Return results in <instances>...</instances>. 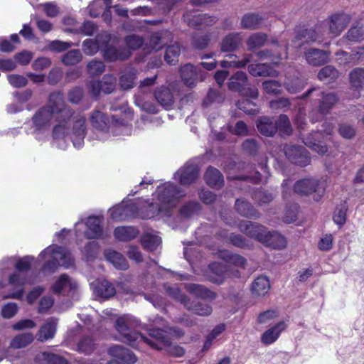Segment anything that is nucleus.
Masks as SVG:
<instances>
[{
	"label": "nucleus",
	"instance_id": "nucleus-1",
	"mask_svg": "<svg viewBox=\"0 0 364 364\" xmlns=\"http://www.w3.org/2000/svg\"><path fill=\"white\" fill-rule=\"evenodd\" d=\"M139 321L131 316H123L116 319L114 326L122 337V341L128 345L136 347L139 343L144 342L152 348L162 349L163 346H170L169 338L159 328L149 330V337L147 338L134 329L139 326Z\"/></svg>",
	"mask_w": 364,
	"mask_h": 364
},
{
	"label": "nucleus",
	"instance_id": "nucleus-2",
	"mask_svg": "<svg viewBox=\"0 0 364 364\" xmlns=\"http://www.w3.org/2000/svg\"><path fill=\"white\" fill-rule=\"evenodd\" d=\"M314 93L315 98L311 101L314 106L313 112H316L314 121L322 119L331 112V110L339 101V97L334 92L323 91L319 87H313L309 89L305 93L299 97V99L304 100Z\"/></svg>",
	"mask_w": 364,
	"mask_h": 364
},
{
	"label": "nucleus",
	"instance_id": "nucleus-3",
	"mask_svg": "<svg viewBox=\"0 0 364 364\" xmlns=\"http://www.w3.org/2000/svg\"><path fill=\"white\" fill-rule=\"evenodd\" d=\"M40 257L47 259L42 267L44 273H53L59 266L68 269L74 262L70 252L63 247L50 246L41 253Z\"/></svg>",
	"mask_w": 364,
	"mask_h": 364
},
{
	"label": "nucleus",
	"instance_id": "nucleus-4",
	"mask_svg": "<svg viewBox=\"0 0 364 364\" xmlns=\"http://www.w3.org/2000/svg\"><path fill=\"white\" fill-rule=\"evenodd\" d=\"M326 182L314 178H305L297 181L294 185V191L301 196L313 195L315 201H319L323 196Z\"/></svg>",
	"mask_w": 364,
	"mask_h": 364
},
{
	"label": "nucleus",
	"instance_id": "nucleus-5",
	"mask_svg": "<svg viewBox=\"0 0 364 364\" xmlns=\"http://www.w3.org/2000/svg\"><path fill=\"white\" fill-rule=\"evenodd\" d=\"M44 107L51 111L56 122H66L70 120L74 114L73 110L66 105L64 95L61 92L50 93L48 105Z\"/></svg>",
	"mask_w": 364,
	"mask_h": 364
},
{
	"label": "nucleus",
	"instance_id": "nucleus-6",
	"mask_svg": "<svg viewBox=\"0 0 364 364\" xmlns=\"http://www.w3.org/2000/svg\"><path fill=\"white\" fill-rule=\"evenodd\" d=\"M157 199L164 208H167L171 214V209L176 203L186 196L184 191L173 183H166L156 189Z\"/></svg>",
	"mask_w": 364,
	"mask_h": 364
},
{
	"label": "nucleus",
	"instance_id": "nucleus-7",
	"mask_svg": "<svg viewBox=\"0 0 364 364\" xmlns=\"http://www.w3.org/2000/svg\"><path fill=\"white\" fill-rule=\"evenodd\" d=\"M228 88L234 92H238L242 96L257 99L259 95L257 88L249 84L247 74L242 71H237L230 78Z\"/></svg>",
	"mask_w": 364,
	"mask_h": 364
},
{
	"label": "nucleus",
	"instance_id": "nucleus-8",
	"mask_svg": "<svg viewBox=\"0 0 364 364\" xmlns=\"http://www.w3.org/2000/svg\"><path fill=\"white\" fill-rule=\"evenodd\" d=\"M284 152L288 160L296 165L303 167L311 161L308 152L301 146L286 144Z\"/></svg>",
	"mask_w": 364,
	"mask_h": 364
},
{
	"label": "nucleus",
	"instance_id": "nucleus-9",
	"mask_svg": "<svg viewBox=\"0 0 364 364\" xmlns=\"http://www.w3.org/2000/svg\"><path fill=\"white\" fill-rule=\"evenodd\" d=\"M52 291L55 294L74 297L77 290V284L68 274H63L52 285Z\"/></svg>",
	"mask_w": 364,
	"mask_h": 364
},
{
	"label": "nucleus",
	"instance_id": "nucleus-10",
	"mask_svg": "<svg viewBox=\"0 0 364 364\" xmlns=\"http://www.w3.org/2000/svg\"><path fill=\"white\" fill-rule=\"evenodd\" d=\"M184 21L189 26L200 29L215 24L218 18L215 16H209L207 14H196L188 11L183 15Z\"/></svg>",
	"mask_w": 364,
	"mask_h": 364
},
{
	"label": "nucleus",
	"instance_id": "nucleus-11",
	"mask_svg": "<svg viewBox=\"0 0 364 364\" xmlns=\"http://www.w3.org/2000/svg\"><path fill=\"white\" fill-rule=\"evenodd\" d=\"M237 228L241 232L260 242L265 239L267 228L258 223L241 220L237 224Z\"/></svg>",
	"mask_w": 364,
	"mask_h": 364
},
{
	"label": "nucleus",
	"instance_id": "nucleus-12",
	"mask_svg": "<svg viewBox=\"0 0 364 364\" xmlns=\"http://www.w3.org/2000/svg\"><path fill=\"white\" fill-rule=\"evenodd\" d=\"M85 122V116L80 114L73 117V128L70 139L73 146L76 148H80L84 142V138L87 132Z\"/></svg>",
	"mask_w": 364,
	"mask_h": 364
},
{
	"label": "nucleus",
	"instance_id": "nucleus-13",
	"mask_svg": "<svg viewBox=\"0 0 364 364\" xmlns=\"http://www.w3.org/2000/svg\"><path fill=\"white\" fill-rule=\"evenodd\" d=\"M109 353L114 358L113 362L119 364H133L136 361V357L129 349L122 346L114 345L109 348ZM109 364H112L110 361Z\"/></svg>",
	"mask_w": 364,
	"mask_h": 364
},
{
	"label": "nucleus",
	"instance_id": "nucleus-14",
	"mask_svg": "<svg viewBox=\"0 0 364 364\" xmlns=\"http://www.w3.org/2000/svg\"><path fill=\"white\" fill-rule=\"evenodd\" d=\"M198 173L199 168L196 164L187 163L175 173V177L179 180L181 184L189 185L197 179Z\"/></svg>",
	"mask_w": 364,
	"mask_h": 364
},
{
	"label": "nucleus",
	"instance_id": "nucleus-15",
	"mask_svg": "<svg viewBox=\"0 0 364 364\" xmlns=\"http://www.w3.org/2000/svg\"><path fill=\"white\" fill-rule=\"evenodd\" d=\"M160 214L166 217L171 215L168 208L154 203H146L139 209V215L142 219H151Z\"/></svg>",
	"mask_w": 364,
	"mask_h": 364
},
{
	"label": "nucleus",
	"instance_id": "nucleus-16",
	"mask_svg": "<svg viewBox=\"0 0 364 364\" xmlns=\"http://www.w3.org/2000/svg\"><path fill=\"white\" fill-rule=\"evenodd\" d=\"M102 218L99 216H90L87 218L85 225L87 230L85 236L87 239H99L103 235L102 227Z\"/></svg>",
	"mask_w": 364,
	"mask_h": 364
},
{
	"label": "nucleus",
	"instance_id": "nucleus-17",
	"mask_svg": "<svg viewBox=\"0 0 364 364\" xmlns=\"http://www.w3.org/2000/svg\"><path fill=\"white\" fill-rule=\"evenodd\" d=\"M305 58L309 65L321 66L329 62L330 52L316 48H310L306 51Z\"/></svg>",
	"mask_w": 364,
	"mask_h": 364
},
{
	"label": "nucleus",
	"instance_id": "nucleus-18",
	"mask_svg": "<svg viewBox=\"0 0 364 364\" xmlns=\"http://www.w3.org/2000/svg\"><path fill=\"white\" fill-rule=\"evenodd\" d=\"M235 209L244 218L257 220L261 216L259 212L249 201L243 198L235 200Z\"/></svg>",
	"mask_w": 364,
	"mask_h": 364
},
{
	"label": "nucleus",
	"instance_id": "nucleus-19",
	"mask_svg": "<svg viewBox=\"0 0 364 364\" xmlns=\"http://www.w3.org/2000/svg\"><path fill=\"white\" fill-rule=\"evenodd\" d=\"M321 132L318 131L313 132L303 139V142L306 146H309L313 151L319 154H323L327 151L328 149L321 141Z\"/></svg>",
	"mask_w": 364,
	"mask_h": 364
},
{
	"label": "nucleus",
	"instance_id": "nucleus-20",
	"mask_svg": "<svg viewBox=\"0 0 364 364\" xmlns=\"http://www.w3.org/2000/svg\"><path fill=\"white\" fill-rule=\"evenodd\" d=\"M350 17L346 14H336L330 17L329 30L330 32L338 36L349 23Z\"/></svg>",
	"mask_w": 364,
	"mask_h": 364
},
{
	"label": "nucleus",
	"instance_id": "nucleus-21",
	"mask_svg": "<svg viewBox=\"0 0 364 364\" xmlns=\"http://www.w3.org/2000/svg\"><path fill=\"white\" fill-rule=\"evenodd\" d=\"M185 289L191 294L204 300H214L217 294L203 285L198 284H186Z\"/></svg>",
	"mask_w": 364,
	"mask_h": 364
},
{
	"label": "nucleus",
	"instance_id": "nucleus-22",
	"mask_svg": "<svg viewBox=\"0 0 364 364\" xmlns=\"http://www.w3.org/2000/svg\"><path fill=\"white\" fill-rule=\"evenodd\" d=\"M265 15L259 13L245 14L240 22L241 28L249 30H256L263 24Z\"/></svg>",
	"mask_w": 364,
	"mask_h": 364
},
{
	"label": "nucleus",
	"instance_id": "nucleus-23",
	"mask_svg": "<svg viewBox=\"0 0 364 364\" xmlns=\"http://www.w3.org/2000/svg\"><path fill=\"white\" fill-rule=\"evenodd\" d=\"M172 39V33L168 31H161L150 36L149 47L154 50H159Z\"/></svg>",
	"mask_w": 364,
	"mask_h": 364
},
{
	"label": "nucleus",
	"instance_id": "nucleus-24",
	"mask_svg": "<svg viewBox=\"0 0 364 364\" xmlns=\"http://www.w3.org/2000/svg\"><path fill=\"white\" fill-rule=\"evenodd\" d=\"M154 97L156 100L166 109L172 107L174 103V97L171 90L166 86L157 87L154 91Z\"/></svg>",
	"mask_w": 364,
	"mask_h": 364
},
{
	"label": "nucleus",
	"instance_id": "nucleus-25",
	"mask_svg": "<svg viewBox=\"0 0 364 364\" xmlns=\"http://www.w3.org/2000/svg\"><path fill=\"white\" fill-rule=\"evenodd\" d=\"M257 127L259 133L265 136H273L277 132L276 119L261 117L257 120Z\"/></svg>",
	"mask_w": 364,
	"mask_h": 364
},
{
	"label": "nucleus",
	"instance_id": "nucleus-26",
	"mask_svg": "<svg viewBox=\"0 0 364 364\" xmlns=\"http://www.w3.org/2000/svg\"><path fill=\"white\" fill-rule=\"evenodd\" d=\"M206 183L211 188L220 189L224 185V178L221 172L215 167L209 166L204 175Z\"/></svg>",
	"mask_w": 364,
	"mask_h": 364
},
{
	"label": "nucleus",
	"instance_id": "nucleus-27",
	"mask_svg": "<svg viewBox=\"0 0 364 364\" xmlns=\"http://www.w3.org/2000/svg\"><path fill=\"white\" fill-rule=\"evenodd\" d=\"M180 73L182 80L188 87H193L198 80L200 74L198 68L192 64L188 63L181 67Z\"/></svg>",
	"mask_w": 364,
	"mask_h": 364
},
{
	"label": "nucleus",
	"instance_id": "nucleus-28",
	"mask_svg": "<svg viewBox=\"0 0 364 364\" xmlns=\"http://www.w3.org/2000/svg\"><path fill=\"white\" fill-rule=\"evenodd\" d=\"M210 269L214 274L210 277V281L214 284H223L227 275H229V267L225 264L214 262L210 265Z\"/></svg>",
	"mask_w": 364,
	"mask_h": 364
},
{
	"label": "nucleus",
	"instance_id": "nucleus-29",
	"mask_svg": "<svg viewBox=\"0 0 364 364\" xmlns=\"http://www.w3.org/2000/svg\"><path fill=\"white\" fill-rule=\"evenodd\" d=\"M48 108L44 107L40 109L33 117V122L37 129H44L50 124L54 116Z\"/></svg>",
	"mask_w": 364,
	"mask_h": 364
},
{
	"label": "nucleus",
	"instance_id": "nucleus-30",
	"mask_svg": "<svg viewBox=\"0 0 364 364\" xmlns=\"http://www.w3.org/2000/svg\"><path fill=\"white\" fill-rule=\"evenodd\" d=\"M287 326L284 321H280L273 327L267 329L261 336V341L266 345L275 342L279 337L280 333L286 328Z\"/></svg>",
	"mask_w": 364,
	"mask_h": 364
},
{
	"label": "nucleus",
	"instance_id": "nucleus-31",
	"mask_svg": "<svg viewBox=\"0 0 364 364\" xmlns=\"http://www.w3.org/2000/svg\"><path fill=\"white\" fill-rule=\"evenodd\" d=\"M270 289V283L267 277L260 276L256 278L252 284L251 291L254 296H264Z\"/></svg>",
	"mask_w": 364,
	"mask_h": 364
},
{
	"label": "nucleus",
	"instance_id": "nucleus-32",
	"mask_svg": "<svg viewBox=\"0 0 364 364\" xmlns=\"http://www.w3.org/2000/svg\"><path fill=\"white\" fill-rule=\"evenodd\" d=\"M265 239L262 240V243L274 249H280L286 246V240L284 236L277 232L269 231L267 230L264 235Z\"/></svg>",
	"mask_w": 364,
	"mask_h": 364
},
{
	"label": "nucleus",
	"instance_id": "nucleus-33",
	"mask_svg": "<svg viewBox=\"0 0 364 364\" xmlns=\"http://www.w3.org/2000/svg\"><path fill=\"white\" fill-rule=\"evenodd\" d=\"M350 42H360L364 40V19L355 22L344 36Z\"/></svg>",
	"mask_w": 364,
	"mask_h": 364
},
{
	"label": "nucleus",
	"instance_id": "nucleus-34",
	"mask_svg": "<svg viewBox=\"0 0 364 364\" xmlns=\"http://www.w3.org/2000/svg\"><path fill=\"white\" fill-rule=\"evenodd\" d=\"M36 364H68V360L63 357L48 352H41L35 357Z\"/></svg>",
	"mask_w": 364,
	"mask_h": 364
},
{
	"label": "nucleus",
	"instance_id": "nucleus-35",
	"mask_svg": "<svg viewBox=\"0 0 364 364\" xmlns=\"http://www.w3.org/2000/svg\"><path fill=\"white\" fill-rule=\"evenodd\" d=\"M248 70L249 73L255 77H276L278 75L277 71L274 70L267 63L251 64L248 66Z\"/></svg>",
	"mask_w": 364,
	"mask_h": 364
},
{
	"label": "nucleus",
	"instance_id": "nucleus-36",
	"mask_svg": "<svg viewBox=\"0 0 364 364\" xmlns=\"http://www.w3.org/2000/svg\"><path fill=\"white\" fill-rule=\"evenodd\" d=\"M185 308L200 316H208L213 311V309L209 304L191 301V299H188L187 303H186Z\"/></svg>",
	"mask_w": 364,
	"mask_h": 364
},
{
	"label": "nucleus",
	"instance_id": "nucleus-37",
	"mask_svg": "<svg viewBox=\"0 0 364 364\" xmlns=\"http://www.w3.org/2000/svg\"><path fill=\"white\" fill-rule=\"evenodd\" d=\"M350 88L359 91L364 88V68L358 67L348 74Z\"/></svg>",
	"mask_w": 364,
	"mask_h": 364
},
{
	"label": "nucleus",
	"instance_id": "nucleus-38",
	"mask_svg": "<svg viewBox=\"0 0 364 364\" xmlns=\"http://www.w3.org/2000/svg\"><path fill=\"white\" fill-rule=\"evenodd\" d=\"M95 291L97 296L109 299L115 294V289L113 284L107 280H97L94 284Z\"/></svg>",
	"mask_w": 364,
	"mask_h": 364
},
{
	"label": "nucleus",
	"instance_id": "nucleus-39",
	"mask_svg": "<svg viewBox=\"0 0 364 364\" xmlns=\"http://www.w3.org/2000/svg\"><path fill=\"white\" fill-rule=\"evenodd\" d=\"M318 36V33L315 29H304L296 34L294 40V43H295V46L301 47L304 43H309L316 41Z\"/></svg>",
	"mask_w": 364,
	"mask_h": 364
},
{
	"label": "nucleus",
	"instance_id": "nucleus-40",
	"mask_svg": "<svg viewBox=\"0 0 364 364\" xmlns=\"http://www.w3.org/2000/svg\"><path fill=\"white\" fill-rule=\"evenodd\" d=\"M201 210V205L196 200H190L185 203L179 210L181 218H190L198 215Z\"/></svg>",
	"mask_w": 364,
	"mask_h": 364
},
{
	"label": "nucleus",
	"instance_id": "nucleus-41",
	"mask_svg": "<svg viewBox=\"0 0 364 364\" xmlns=\"http://www.w3.org/2000/svg\"><path fill=\"white\" fill-rule=\"evenodd\" d=\"M106 259L112 263L117 269H127L129 267L126 258L119 252L114 250H107L105 253Z\"/></svg>",
	"mask_w": 364,
	"mask_h": 364
},
{
	"label": "nucleus",
	"instance_id": "nucleus-42",
	"mask_svg": "<svg viewBox=\"0 0 364 364\" xmlns=\"http://www.w3.org/2000/svg\"><path fill=\"white\" fill-rule=\"evenodd\" d=\"M241 42L239 33H231L226 36L220 43L223 52H231L235 50Z\"/></svg>",
	"mask_w": 364,
	"mask_h": 364
},
{
	"label": "nucleus",
	"instance_id": "nucleus-43",
	"mask_svg": "<svg viewBox=\"0 0 364 364\" xmlns=\"http://www.w3.org/2000/svg\"><path fill=\"white\" fill-rule=\"evenodd\" d=\"M139 234V231L134 227H118L114 231L116 239L119 241H129L134 239Z\"/></svg>",
	"mask_w": 364,
	"mask_h": 364
},
{
	"label": "nucleus",
	"instance_id": "nucleus-44",
	"mask_svg": "<svg viewBox=\"0 0 364 364\" xmlns=\"http://www.w3.org/2000/svg\"><path fill=\"white\" fill-rule=\"evenodd\" d=\"M9 282L14 287H18V290L16 292L4 294L2 298L23 299V281L20 276L16 273L12 274L9 277Z\"/></svg>",
	"mask_w": 364,
	"mask_h": 364
},
{
	"label": "nucleus",
	"instance_id": "nucleus-45",
	"mask_svg": "<svg viewBox=\"0 0 364 364\" xmlns=\"http://www.w3.org/2000/svg\"><path fill=\"white\" fill-rule=\"evenodd\" d=\"M102 55L104 58L109 62L115 61L117 60H124L128 55L122 50H117L115 47L108 44L105 45L102 50Z\"/></svg>",
	"mask_w": 364,
	"mask_h": 364
},
{
	"label": "nucleus",
	"instance_id": "nucleus-46",
	"mask_svg": "<svg viewBox=\"0 0 364 364\" xmlns=\"http://www.w3.org/2000/svg\"><path fill=\"white\" fill-rule=\"evenodd\" d=\"M141 242L145 250L153 252L161 245V239L158 235L146 232L142 235Z\"/></svg>",
	"mask_w": 364,
	"mask_h": 364
},
{
	"label": "nucleus",
	"instance_id": "nucleus-47",
	"mask_svg": "<svg viewBox=\"0 0 364 364\" xmlns=\"http://www.w3.org/2000/svg\"><path fill=\"white\" fill-rule=\"evenodd\" d=\"M340 75L338 70L333 65H326L322 68L318 73L317 77L320 81L333 82Z\"/></svg>",
	"mask_w": 364,
	"mask_h": 364
},
{
	"label": "nucleus",
	"instance_id": "nucleus-48",
	"mask_svg": "<svg viewBox=\"0 0 364 364\" xmlns=\"http://www.w3.org/2000/svg\"><path fill=\"white\" fill-rule=\"evenodd\" d=\"M57 322L54 319L48 321L38 331V340L41 342L53 338L56 331Z\"/></svg>",
	"mask_w": 364,
	"mask_h": 364
},
{
	"label": "nucleus",
	"instance_id": "nucleus-49",
	"mask_svg": "<svg viewBox=\"0 0 364 364\" xmlns=\"http://www.w3.org/2000/svg\"><path fill=\"white\" fill-rule=\"evenodd\" d=\"M277 122V132L282 137L289 136L292 133V128L289 117L285 114H281L278 119H276Z\"/></svg>",
	"mask_w": 364,
	"mask_h": 364
},
{
	"label": "nucleus",
	"instance_id": "nucleus-50",
	"mask_svg": "<svg viewBox=\"0 0 364 364\" xmlns=\"http://www.w3.org/2000/svg\"><path fill=\"white\" fill-rule=\"evenodd\" d=\"M136 70L131 69L122 73L119 77V85L123 90H129L135 85Z\"/></svg>",
	"mask_w": 364,
	"mask_h": 364
},
{
	"label": "nucleus",
	"instance_id": "nucleus-51",
	"mask_svg": "<svg viewBox=\"0 0 364 364\" xmlns=\"http://www.w3.org/2000/svg\"><path fill=\"white\" fill-rule=\"evenodd\" d=\"M82 59V55L79 49H73L61 57L62 63L65 65H75L80 63Z\"/></svg>",
	"mask_w": 364,
	"mask_h": 364
},
{
	"label": "nucleus",
	"instance_id": "nucleus-52",
	"mask_svg": "<svg viewBox=\"0 0 364 364\" xmlns=\"http://www.w3.org/2000/svg\"><path fill=\"white\" fill-rule=\"evenodd\" d=\"M267 41V36L263 33H256L249 37L247 46L249 50L262 47Z\"/></svg>",
	"mask_w": 364,
	"mask_h": 364
},
{
	"label": "nucleus",
	"instance_id": "nucleus-53",
	"mask_svg": "<svg viewBox=\"0 0 364 364\" xmlns=\"http://www.w3.org/2000/svg\"><path fill=\"white\" fill-rule=\"evenodd\" d=\"M13 102L6 106V112L9 114H16L23 109V92L15 91L13 93Z\"/></svg>",
	"mask_w": 364,
	"mask_h": 364
},
{
	"label": "nucleus",
	"instance_id": "nucleus-54",
	"mask_svg": "<svg viewBox=\"0 0 364 364\" xmlns=\"http://www.w3.org/2000/svg\"><path fill=\"white\" fill-rule=\"evenodd\" d=\"M102 47L100 36H97L95 40L86 39L82 43L83 50L88 55H95Z\"/></svg>",
	"mask_w": 364,
	"mask_h": 364
},
{
	"label": "nucleus",
	"instance_id": "nucleus-55",
	"mask_svg": "<svg viewBox=\"0 0 364 364\" xmlns=\"http://www.w3.org/2000/svg\"><path fill=\"white\" fill-rule=\"evenodd\" d=\"M252 198L261 206L272 201L274 196L269 191L258 189L254 192Z\"/></svg>",
	"mask_w": 364,
	"mask_h": 364
},
{
	"label": "nucleus",
	"instance_id": "nucleus-56",
	"mask_svg": "<svg viewBox=\"0 0 364 364\" xmlns=\"http://www.w3.org/2000/svg\"><path fill=\"white\" fill-rule=\"evenodd\" d=\"M69 121L56 122L58 124L53 129V136L55 139H63L68 135L70 131L68 127Z\"/></svg>",
	"mask_w": 364,
	"mask_h": 364
},
{
	"label": "nucleus",
	"instance_id": "nucleus-57",
	"mask_svg": "<svg viewBox=\"0 0 364 364\" xmlns=\"http://www.w3.org/2000/svg\"><path fill=\"white\" fill-rule=\"evenodd\" d=\"M181 49L178 45L174 44L168 46L166 49L164 59L168 64L175 65L178 62Z\"/></svg>",
	"mask_w": 364,
	"mask_h": 364
},
{
	"label": "nucleus",
	"instance_id": "nucleus-58",
	"mask_svg": "<svg viewBox=\"0 0 364 364\" xmlns=\"http://www.w3.org/2000/svg\"><path fill=\"white\" fill-rule=\"evenodd\" d=\"M116 78L113 75H105L102 80H100L101 84V92L108 95L112 93L116 87Z\"/></svg>",
	"mask_w": 364,
	"mask_h": 364
},
{
	"label": "nucleus",
	"instance_id": "nucleus-59",
	"mask_svg": "<svg viewBox=\"0 0 364 364\" xmlns=\"http://www.w3.org/2000/svg\"><path fill=\"white\" fill-rule=\"evenodd\" d=\"M90 121L94 127L98 129H103L107 124V118L102 112L96 110L92 112Z\"/></svg>",
	"mask_w": 364,
	"mask_h": 364
},
{
	"label": "nucleus",
	"instance_id": "nucleus-60",
	"mask_svg": "<svg viewBox=\"0 0 364 364\" xmlns=\"http://www.w3.org/2000/svg\"><path fill=\"white\" fill-rule=\"evenodd\" d=\"M225 329V326L224 324H219L216 326L211 332L206 336L203 350H208L213 341L219 336L220 335Z\"/></svg>",
	"mask_w": 364,
	"mask_h": 364
},
{
	"label": "nucleus",
	"instance_id": "nucleus-61",
	"mask_svg": "<svg viewBox=\"0 0 364 364\" xmlns=\"http://www.w3.org/2000/svg\"><path fill=\"white\" fill-rule=\"evenodd\" d=\"M223 257L227 262L232 264L235 266L244 268L246 264V259L241 255L233 254L229 252L223 253Z\"/></svg>",
	"mask_w": 364,
	"mask_h": 364
},
{
	"label": "nucleus",
	"instance_id": "nucleus-62",
	"mask_svg": "<svg viewBox=\"0 0 364 364\" xmlns=\"http://www.w3.org/2000/svg\"><path fill=\"white\" fill-rule=\"evenodd\" d=\"M339 134L346 139H352L356 134V128L348 123H341L338 125Z\"/></svg>",
	"mask_w": 364,
	"mask_h": 364
},
{
	"label": "nucleus",
	"instance_id": "nucleus-63",
	"mask_svg": "<svg viewBox=\"0 0 364 364\" xmlns=\"http://www.w3.org/2000/svg\"><path fill=\"white\" fill-rule=\"evenodd\" d=\"M284 87L289 93L295 94L304 88L305 83L303 80L296 77L285 82Z\"/></svg>",
	"mask_w": 364,
	"mask_h": 364
},
{
	"label": "nucleus",
	"instance_id": "nucleus-64",
	"mask_svg": "<svg viewBox=\"0 0 364 364\" xmlns=\"http://www.w3.org/2000/svg\"><path fill=\"white\" fill-rule=\"evenodd\" d=\"M129 207L117 205L110 210V216L114 220H124L128 216Z\"/></svg>",
	"mask_w": 364,
	"mask_h": 364
}]
</instances>
